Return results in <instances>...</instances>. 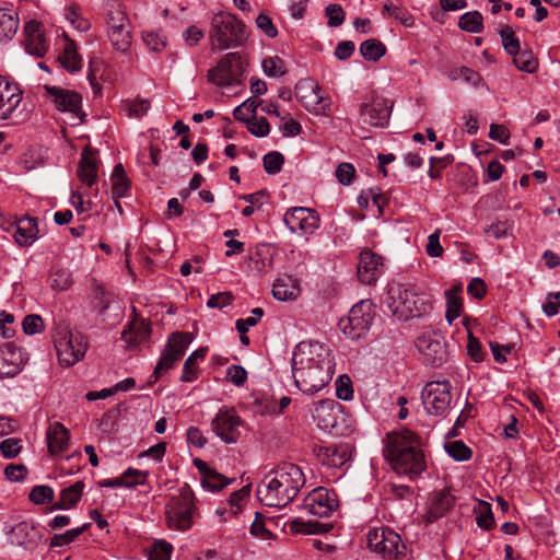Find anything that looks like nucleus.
Returning a JSON list of instances; mask_svg holds the SVG:
<instances>
[{"instance_id": "obj_1", "label": "nucleus", "mask_w": 560, "mask_h": 560, "mask_svg": "<svg viewBox=\"0 0 560 560\" xmlns=\"http://www.w3.org/2000/svg\"><path fill=\"white\" fill-rule=\"evenodd\" d=\"M292 375L301 392L314 395L322 390L334 375L330 349L319 342H300L292 355Z\"/></svg>"}, {"instance_id": "obj_2", "label": "nucleus", "mask_w": 560, "mask_h": 560, "mask_svg": "<svg viewBox=\"0 0 560 560\" xmlns=\"http://www.w3.org/2000/svg\"><path fill=\"white\" fill-rule=\"evenodd\" d=\"M305 485L301 468L283 463L270 470L257 487L258 500L267 506L284 508L292 502Z\"/></svg>"}, {"instance_id": "obj_3", "label": "nucleus", "mask_w": 560, "mask_h": 560, "mask_svg": "<svg viewBox=\"0 0 560 560\" xmlns=\"http://www.w3.org/2000/svg\"><path fill=\"white\" fill-rule=\"evenodd\" d=\"M387 294V307L399 320L420 317L431 308L415 285L393 283L388 287Z\"/></svg>"}, {"instance_id": "obj_4", "label": "nucleus", "mask_w": 560, "mask_h": 560, "mask_svg": "<svg viewBox=\"0 0 560 560\" xmlns=\"http://www.w3.org/2000/svg\"><path fill=\"white\" fill-rule=\"evenodd\" d=\"M209 38L212 50H226L231 47H240L247 38L245 25L234 14L219 12L211 20Z\"/></svg>"}, {"instance_id": "obj_5", "label": "nucleus", "mask_w": 560, "mask_h": 560, "mask_svg": "<svg viewBox=\"0 0 560 560\" xmlns=\"http://www.w3.org/2000/svg\"><path fill=\"white\" fill-rule=\"evenodd\" d=\"M196 509L194 492L186 483L179 488L178 494L173 495L165 506L168 528L179 532L189 529Z\"/></svg>"}, {"instance_id": "obj_6", "label": "nucleus", "mask_w": 560, "mask_h": 560, "mask_svg": "<svg viewBox=\"0 0 560 560\" xmlns=\"http://www.w3.org/2000/svg\"><path fill=\"white\" fill-rule=\"evenodd\" d=\"M374 318V304L371 300H361L352 306L347 317L339 320V328L346 337L355 340L363 338Z\"/></svg>"}, {"instance_id": "obj_7", "label": "nucleus", "mask_w": 560, "mask_h": 560, "mask_svg": "<svg viewBox=\"0 0 560 560\" xmlns=\"http://www.w3.org/2000/svg\"><path fill=\"white\" fill-rule=\"evenodd\" d=\"M55 348L59 362L65 366H71L79 362L86 352L84 337L67 327H59L54 336Z\"/></svg>"}, {"instance_id": "obj_8", "label": "nucleus", "mask_w": 560, "mask_h": 560, "mask_svg": "<svg viewBox=\"0 0 560 560\" xmlns=\"http://www.w3.org/2000/svg\"><path fill=\"white\" fill-rule=\"evenodd\" d=\"M244 72L242 56L238 52H229L215 67L208 70L207 79L217 86H232L241 83Z\"/></svg>"}, {"instance_id": "obj_9", "label": "nucleus", "mask_w": 560, "mask_h": 560, "mask_svg": "<svg viewBox=\"0 0 560 560\" xmlns=\"http://www.w3.org/2000/svg\"><path fill=\"white\" fill-rule=\"evenodd\" d=\"M368 547L385 560H394L402 553L405 546L400 536L388 527L371 528L366 535Z\"/></svg>"}, {"instance_id": "obj_10", "label": "nucleus", "mask_w": 560, "mask_h": 560, "mask_svg": "<svg viewBox=\"0 0 560 560\" xmlns=\"http://www.w3.org/2000/svg\"><path fill=\"white\" fill-rule=\"evenodd\" d=\"M421 399L429 415L445 416L453 399L451 383L446 380L427 383Z\"/></svg>"}, {"instance_id": "obj_11", "label": "nucleus", "mask_w": 560, "mask_h": 560, "mask_svg": "<svg viewBox=\"0 0 560 560\" xmlns=\"http://www.w3.org/2000/svg\"><path fill=\"white\" fill-rule=\"evenodd\" d=\"M190 342L191 336L189 332L176 331L168 337L162 355L153 371L155 381L171 370L174 364L183 358Z\"/></svg>"}, {"instance_id": "obj_12", "label": "nucleus", "mask_w": 560, "mask_h": 560, "mask_svg": "<svg viewBox=\"0 0 560 560\" xmlns=\"http://www.w3.org/2000/svg\"><path fill=\"white\" fill-rule=\"evenodd\" d=\"M416 347L427 364L440 366L447 360L445 340L438 331L422 332L416 340Z\"/></svg>"}, {"instance_id": "obj_13", "label": "nucleus", "mask_w": 560, "mask_h": 560, "mask_svg": "<svg viewBox=\"0 0 560 560\" xmlns=\"http://www.w3.org/2000/svg\"><path fill=\"white\" fill-rule=\"evenodd\" d=\"M44 90L47 100L58 110L73 115L79 120V124L85 121V114L81 109L82 97L78 92L50 85H44Z\"/></svg>"}, {"instance_id": "obj_14", "label": "nucleus", "mask_w": 560, "mask_h": 560, "mask_svg": "<svg viewBox=\"0 0 560 560\" xmlns=\"http://www.w3.org/2000/svg\"><path fill=\"white\" fill-rule=\"evenodd\" d=\"M108 37L112 45L118 51L125 52L131 45V33L126 13L119 8H114L107 13Z\"/></svg>"}, {"instance_id": "obj_15", "label": "nucleus", "mask_w": 560, "mask_h": 560, "mask_svg": "<svg viewBox=\"0 0 560 560\" xmlns=\"http://www.w3.org/2000/svg\"><path fill=\"white\" fill-rule=\"evenodd\" d=\"M242 420L234 408L222 407L211 422L213 432L225 443L238 441Z\"/></svg>"}, {"instance_id": "obj_16", "label": "nucleus", "mask_w": 560, "mask_h": 560, "mask_svg": "<svg viewBox=\"0 0 560 560\" xmlns=\"http://www.w3.org/2000/svg\"><path fill=\"white\" fill-rule=\"evenodd\" d=\"M337 506L336 492L324 487L314 489L303 502L304 510L318 517H329Z\"/></svg>"}, {"instance_id": "obj_17", "label": "nucleus", "mask_w": 560, "mask_h": 560, "mask_svg": "<svg viewBox=\"0 0 560 560\" xmlns=\"http://www.w3.org/2000/svg\"><path fill=\"white\" fill-rule=\"evenodd\" d=\"M283 221L293 233L312 234L319 226L317 212L305 207H294L288 210Z\"/></svg>"}, {"instance_id": "obj_18", "label": "nucleus", "mask_w": 560, "mask_h": 560, "mask_svg": "<svg viewBox=\"0 0 560 560\" xmlns=\"http://www.w3.org/2000/svg\"><path fill=\"white\" fill-rule=\"evenodd\" d=\"M295 95L304 108L311 113L317 115L325 114L329 108V103L320 95L318 84L310 80L301 81L296 84Z\"/></svg>"}, {"instance_id": "obj_19", "label": "nucleus", "mask_w": 560, "mask_h": 560, "mask_svg": "<svg viewBox=\"0 0 560 560\" xmlns=\"http://www.w3.org/2000/svg\"><path fill=\"white\" fill-rule=\"evenodd\" d=\"M421 445L419 436L408 429L392 432L387 434V446L385 456L390 459L407 452L419 448Z\"/></svg>"}, {"instance_id": "obj_20", "label": "nucleus", "mask_w": 560, "mask_h": 560, "mask_svg": "<svg viewBox=\"0 0 560 560\" xmlns=\"http://www.w3.org/2000/svg\"><path fill=\"white\" fill-rule=\"evenodd\" d=\"M393 104L385 98H374L370 104L360 108V116L363 124L371 127H384L387 125Z\"/></svg>"}, {"instance_id": "obj_21", "label": "nucleus", "mask_w": 560, "mask_h": 560, "mask_svg": "<svg viewBox=\"0 0 560 560\" xmlns=\"http://www.w3.org/2000/svg\"><path fill=\"white\" fill-rule=\"evenodd\" d=\"M313 452L323 465L338 468L350 460L352 447L347 443H340L327 446H315Z\"/></svg>"}, {"instance_id": "obj_22", "label": "nucleus", "mask_w": 560, "mask_h": 560, "mask_svg": "<svg viewBox=\"0 0 560 560\" xmlns=\"http://www.w3.org/2000/svg\"><path fill=\"white\" fill-rule=\"evenodd\" d=\"M388 460L393 469L400 475L415 477L425 469V459L420 447Z\"/></svg>"}, {"instance_id": "obj_23", "label": "nucleus", "mask_w": 560, "mask_h": 560, "mask_svg": "<svg viewBox=\"0 0 560 560\" xmlns=\"http://www.w3.org/2000/svg\"><path fill=\"white\" fill-rule=\"evenodd\" d=\"M21 102L20 86L0 75V120L10 118Z\"/></svg>"}, {"instance_id": "obj_24", "label": "nucleus", "mask_w": 560, "mask_h": 560, "mask_svg": "<svg viewBox=\"0 0 560 560\" xmlns=\"http://www.w3.org/2000/svg\"><path fill=\"white\" fill-rule=\"evenodd\" d=\"M383 257L372 250H363L358 262V277L362 283L374 284L382 273Z\"/></svg>"}, {"instance_id": "obj_25", "label": "nucleus", "mask_w": 560, "mask_h": 560, "mask_svg": "<svg viewBox=\"0 0 560 560\" xmlns=\"http://www.w3.org/2000/svg\"><path fill=\"white\" fill-rule=\"evenodd\" d=\"M340 410L341 406L334 400H320L315 405L313 418L322 430L338 433L337 417Z\"/></svg>"}, {"instance_id": "obj_26", "label": "nucleus", "mask_w": 560, "mask_h": 560, "mask_svg": "<svg viewBox=\"0 0 560 560\" xmlns=\"http://www.w3.org/2000/svg\"><path fill=\"white\" fill-rule=\"evenodd\" d=\"M42 538L40 532L28 522H20L14 525L9 534L12 545L33 550Z\"/></svg>"}, {"instance_id": "obj_27", "label": "nucleus", "mask_w": 560, "mask_h": 560, "mask_svg": "<svg viewBox=\"0 0 560 560\" xmlns=\"http://www.w3.org/2000/svg\"><path fill=\"white\" fill-rule=\"evenodd\" d=\"M21 351L11 343L0 347V378L13 377L22 366Z\"/></svg>"}, {"instance_id": "obj_28", "label": "nucleus", "mask_w": 560, "mask_h": 560, "mask_svg": "<svg viewBox=\"0 0 560 560\" xmlns=\"http://www.w3.org/2000/svg\"><path fill=\"white\" fill-rule=\"evenodd\" d=\"M194 465L201 474L202 487L210 491H219L233 481V479H229L225 476L218 472L215 469L211 468L202 459L195 458Z\"/></svg>"}, {"instance_id": "obj_29", "label": "nucleus", "mask_w": 560, "mask_h": 560, "mask_svg": "<svg viewBox=\"0 0 560 560\" xmlns=\"http://www.w3.org/2000/svg\"><path fill=\"white\" fill-rule=\"evenodd\" d=\"M78 176L80 180L89 187H92L97 178V160L96 151L90 147L82 150L81 159L78 166Z\"/></svg>"}, {"instance_id": "obj_30", "label": "nucleus", "mask_w": 560, "mask_h": 560, "mask_svg": "<svg viewBox=\"0 0 560 560\" xmlns=\"http://www.w3.org/2000/svg\"><path fill=\"white\" fill-rule=\"evenodd\" d=\"M454 505V497L448 490H441L433 494L428 512L425 514L427 522L433 523L444 516Z\"/></svg>"}, {"instance_id": "obj_31", "label": "nucleus", "mask_w": 560, "mask_h": 560, "mask_svg": "<svg viewBox=\"0 0 560 560\" xmlns=\"http://www.w3.org/2000/svg\"><path fill=\"white\" fill-rule=\"evenodd\" d=\"M48 451L51 455L65 452L69 446V431L60 422H54L47 430Z\"/></svg>"}, {"instance_id": "obj_32", "label": "nucleus", "mask_w": 560, "mask_h": 560, "mask_svg": "<svg viewBox=\"0 0 560 560\" xmlns=\"http://www.w3.org/2000/svg\"><path fill=\"white\" fill-rule=\"evenodd\" d=\"M151 334L150 323L144 319L135 318L121 334V339L131 347L144 342Z\"/></svg>"}, {"instance_id": "obj_33", "label": "nucleus", "mask_w": 560, "mask_h": 560, "mask_svg": "<svg viewBox=\"0 0 560 560\" xmlns=\"http://www.w3.org/2000/svg\"><path fill=\"white\" fill-rule=\"evenodd\" d=\"M38 27L39 24L36 22H30L25 26V49L31 55L43 57L48 49V45L44 34L39 32Z\"/></svg>"}, {"instance_id": "obj_34", "label": "nucleus", "mask_w": 560, "mask_h": 560, "mask_svg": "<svg viewBox=\"0 0 560 560\" xmlns=\"http://www.w3.org/2000/svg\"><path fill=\"white\" fill-rule=\"evenodd\" d=\"M299 293L298 281L289 276L278 278L272 287V294L279 301L295 300Z\"/></svg>"}, {"instance_id": "obj_35", "label": "nucleus", "mask_w": 560, "mask_h": 560, "mask_svg": "<svg viewBox=\"0 0 560 560\" xmlns=\"http://www.w3.org/2000/svg\"><path fill=\"white\" fill-rule=\"evenodd\" d=\"M38 234L37 222L33 218H23L18 221L14 240L19 245L32 244Z\"/></svg>"}, {"instance_id": "obj_36", "label": "nucleus", "mask_w": 560, "mask_h": 560, "mask_svg": "<svg viewBox=\"0 0 560 560\" xmlns=\"http://www.w3.org/2000/svg\"><path fill=\"white\" fill-rule=\"evenodd\" d=\"M112 195L114 199H119L126 196L130 188V180L126 175L122 164L115 165L112 174Z\"/></svg>"}, {"instance_id": "obj_37", "label": "nucleus", "mask_w": 560, "mask_h": 560, "mask_svg": "<svg viewBox=\"0 0 560 560\" xmlns=\"http://www.w3.org/2000/svg\"><path fill=\"white\" fill-rule=\"evenodd\" d=\"M462 291L460 285H454L450 290L445 292L446 298V319L450 324L453 323L460 315V311L463 307L462 298L459 295Z\"/></svg>"}, {"instance_id": "obj_38", "label": "nucleus", "mask_w": 560, "mask_h": 560, "mask_svg": "<svg viewBox=\"0 0 560 560\" xmlns=\"http://www.w3.org/2000/svg\"><path fill=\"white\" fill-rule=\"evenodd\" d=\"M19 27V19L12 12L0 9V42L11 39Z\"/></svg>"}, {"instance_id": "obj_39", "label": "nucleus", "mask_w": 560, "mask_h": 560, "mask_svg": "<svg viewBox=\"0 0 560 560\" xmlns=\"http://www.w3.org/2000/svg\"><path fill=\"white\" fill-rule=\"evenodd\" d=\"M360 52L365 60L378 61L386 54V46L378 39L370 38L360 45Z\"/></svg>"}, {"instance_id": "obj_40", "label": "nucleus", "mask_w": 560, "mask_h": 560, "mask_svg": "<svg viewBox=\"0 0 560 560\" xmlns=\"http://www.w3.org/2000/svg\"><path fill=\"white\" fill-rule=\"evenodd\" d=\"M458 26L468 33H480L483 30V18L479 11L466 12L459 18Z\"/></svg>"}, {"instance_id": "obj_41", "label": "nucleus", "mask_w": 560, "mask_h": 560, "mask_svg": "<svg viewBox=\"0 0 560 560\" xmlns=\"http://www.w3.org/2000/svg\"><path fill=\"white\" fill-rule=\"evenodd\" d=\"M206 348H199L186 359L180 377L183 382H192L196 378L197 362L202 361L206 358Z\"/></svg>"}, {"instance_id": "obj_42", "label": "nucleus", "mask_w": 560, "mask_h": 560, "mask_svg": "<svg viewBox=\"0 0 560 560\" xmlns=\"http://www.w3.org/2000/svg\"><path fill=\"white\" fill-rule=\"evenodd\" d=\"M511 56H513L515 67L521 71L533 73L538 68V60L530 50H521L520 48L517 52H513Z\"/></svg>"}, {"instance_id": "obj_43", "label": "nucleus", "mask_w": 560, "mask_h": 560, "mask_svg": "<svg viewBox=\"0 0 560 560\" xmlns=\"http://www.w3.org/2000/svg\"><path fill=\"white\" fill-rule=\"evenodd\" d=\"M475 512L477 514L476 522L479 527L486 530L493 528L494 517L490 503L480 500L475 508Z\"/></svg>"}, {"instance_id": "obj_44", "label": "nucleus", "mask_w": 560, "mask_h": 560, "mask_svg": "<svg viewBox=\"0 0 560 560\" xmlns=\"http://www.w3.org/2000/svg\"><path fill=\"white\" fill-rule=\"evenodd\" d=\"M59 61L69 72H75L81 69V59L72 42L67 44L62 55L59 57Z\"/></svg>"}, {"instance_id": "obj_45", "label": "nucleus", "mask_w": 560, "mask_h": 560, "mask_svg": "<svg viewBox=\"0 0 560 560\" xmlns=\"http://www.w3.org/2000/svg\"><path fill=\"white\" fill-rule=\"evenodd\" d=\"M65 16L70 24L80 32H86L91 27V23L81 15L80 9L77 4L69 5L66 9Z\"/></svg>"}, {"instance_id": "obj_46", "label": "nucleus", "mask_w": 560, "mask_h": 560, "mask_svg": "<svg viewBox=\"0 0 560 560\" xmlns=\"http://www.w3.org/2000/svg\"><path fill=\"white\" fill-rule=\"evenodd\" d=\"M150 108L148 100L136 98L133 101H125L121 104V109L127 113L129 117L140 118L147 114Z\"/></svg>"}, {"instance_id": "obj_47", "label": "nucleus", "mask_w": 560, "mask_h": 560, "mask_svg": "<svg viewBox=\"0 0 560 560\" xmlns=\"http://www.w3.org/2000/svg\"><path fill=\"white\" fill-rule=\"evenodd\" d=\"M499 34L502 40L503 48L509 55L518 51V49L521 48V44L515 35V32L511 26H502L501 30L499 31Z\"/></svg>"}, {"instance_id": "obj_48", "label": "nucleus", "mask_w": 560, "mask_h": 560, "mask_svg": "<svg viewBox=\"0 0 560 560\" xmlns=\"http://www.w3.org/2000/svg\"><path fill=\"white\" fill-rule=\"evenodd\" d=\"M83 489L84 482L82 480H78L70 487L61 490L60 499L69 506V509H71L80 500Z\"/></svg>"}, {"instance_id": "obj_49", "label": "nucleus", "mask_w": 560, "mask_h": 560, "mask_svg": "<svg viewBox=\"0 0 560 560\" xmlns=\"http://www.w3.org/2000/svg\"><path fill=\"white\" fill-rule=\"evenodd\" d=\"M90 527V524H84L81 527L67 530L65 534L55 535L50 540V547H62L74 541L84 530Z\"/></svg>"}, {"instance_id": "obj_50", "label": "nucleus", "mask_w": 560, "mask_h": 560, "mask_svg": "<svg viewBox=\"0 0 560 560\" xmlns=\"http://www.w3.org/2000/svg\"><path fill=\"white\" fill-rule=\"evenodd\" d=\"M291 529L295 533L303 534H319L328 530V526L318 522H304L301 520H294L291 522Z\"/></svg>"}, {"instance_id": "obj_51", "label": "nucleus", "mask_w": 560, "mask_h": 560, "mask_svg": "<svg viewBox=\"0 0 560 560\" xmlns=\"http://www.w3.org/2000/svg\"><path fill=\"white\" fill-rule=\"evenodd\" d=\"M445 448L448 455L458 462L468 460L472 455L471 450L462 441L448 442Z\"/></svg>"}, {"instance_id": "obj_52", "label": "nucleus", "mask_w": 560, "mask_h": 560, "mask_svg": "<svg viewBox=\"0 0 560 560\" xmlns=\"http://www.w3.org/2000/svg\"><path fill=\"white\" fill-rule=\"evenodd\" d=\"M260 102L254 98L246 100L243 104L237 106L234 112L233 116L236 120L240 121H248L252 116L255 115L256 108L259 106Z\"/></svg>"}, {"instance_id": "obj_53", "label": "nucleus", "mask_w": 560, "mask_h": 560, "mask_svg": "<svg viewBox=\"0 0 560 560\" xmlns=\"http://www.w3.org/2000/svg\"><path fill=\"white\" fill-rule=\"evenodd\" d=\"M262 70L268 77H281L285 73L284 62L278 57H268L262 61Z\"/></svg>"}, {"instance_id": "obj_54", "label": "nucleus", "mask_w": 560, "mask_h": 560, "mask_svg": "<svg viewBox=\"0 0 560 560\" xmlns=\"http://www.w3.org/2000/svg\"><path fill=\"white\" fill-rule=\"evenodd\" d=\"M384 11H386L390 16L398 20L402 25L407 27H411L415 24L413 16L404 8L394 5L392 3L384 4Z\"/></svg>"}, {"instance_id": "obj_55", "label": "nucleus", "mask_w": 560, "mask_h": 560, "mask_svg": "<svg viewBox=\"0 0 560 560\" xmlns=\"http://www.w3.org/2000/svg\"><path fill=\"white\" fill-rule=\"evenodd\" d=\"M28 498L34 504L42 505L52 501L54 490L49 486H35Z\"/></svg>"}, {"instance_id": "obj_56", "label": "nucleus", "mask_w": 560, "mask_h": 560, "mask_svg": "<svg viewBox=\"0 0 560 560\" xmlns=\"http://www.w3.org/2000/svg\"><path fill=\"white\" fill-rule=\"evenodd\" d=\"M264 168L268 174H277L281 171L284 163V156L277 151L267 153L264 159Z\"/></svg>"}, {"instance_id": "obj_57", "label": "nucleus", "mask_w": 560, "mask_h": 560, "mask_svg": "<svg viewBox=\"0 0 560 560\" xmlns=\"http://www.w3.org/2000/svg\"><path fill=\"white\" fill-rule=\"evenodd\" d=\"M173 547L165 540H159L154 542L151 550L149 551L148 560H170Z\"/></svg>"}, {"instance_id": "obj_58", "label": "nucleus", "mask_w": 560, "mask_h": 560, "mask_svg": "<svg viewBox=\"0 0 560 560\" xmlns=\"http://www.w3.org/2000/svg\"><path fill=\"white\" fill-rule=\"evenodd\" d=\"M143 42L154 52H160L166 47V38L159 32H144Z\"/></svg>"}, {"instance_id": "obj_59", "label": "nucleus", "mask_w": 560, "mask_h": 560, "mask_svg": "<svg viewBox=\"0 0 560 560\" xmlns=\"http://www.w3.org/2000/svg\"><path fill=\"white\" fill-rule=\"evenodd\" d=\"M326 16L328 18V25L330 27H338L345 21V11L339 4H329L325 9Z\"/></svg>"}, {"instance_id": "obj_60", "label": "nucleus", "mask_w": 560, "mask_h": 560, "mask_svg": "<svg viewBox=\"0 0 560 560\" xmlns=\"http://www.w3.org/2000/svg\"><path fill=\"white\" fill-rule=\"evenodd\" d=\"M336 395L339 399L351 400L353 397L352 383L349 376L341 375L336 383Z\"/></svg>"}, {"instance_id": "obj_61", "label": "nucleus", "mask_w": 560, "mask_h": 560, "mask_svg": "<svg viewBox=\"0 0 560 560\" xmlns=\"http://www.w3.org/2000/svg\"><path fill=\"white\" fill-rule=\"evenodd\" d=\"M248 495H249V486H245L242 489L231 493L230 499H229V504L231 506V512L233 514H237L241 511L243 503L246 501Z\"/></svg>"}, {"instance_id": "obj_62", "label": "nucleus", "mask_w": 560, "mask_h": 560, "mask_svg": "<svg viewBox=\"0 0 560 560\" xmlns=\"http://www.w3.org/2000/svg\"><path fill=\"white\" fill-rule=\"evenodd\" d=\"M247 124L248 131L255 137H266L270 132V126L266 118L248 119Z\"/></svg>"}, {"instance_id": "obj_63", "label": "nucleus", "mask_w": 560, "mask_h": 560, "mask_svg": "<svg viewBox=\"0 0 560 560\" xmlns=\"http://www.w3.org/2000/svg\"><path fill=\"white\" fill-rule=\"evenodd\" d=\"M22 326L25 334L34 335L43 330L44 323L39 315L31 314L24 317Z\"/></svg>"}, {"instance_id": "obj_64", "label": "nucleus", "mask_w": 560, "mask_h": 560, "mask_svg": "<svg viewBox=\"0 0 560 560\" xmlns=\"http://www.w3.org/2000/svg\"><path fill=\"white\" fill-rule=\"evenodd\" d=\"M560 308V292H550L546 296V302L542 304V311L548 317H552L559 313Z\"/></svg>"}]
</instances>
